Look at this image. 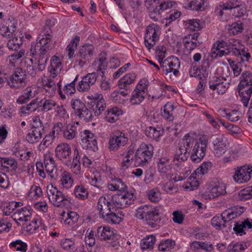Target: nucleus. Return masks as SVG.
Here are the masks:
<instances>
[{
	"label": "nucleus",
	"mask_w": 252,
	"mask_h": 252,
	"mask_svg": "<svg viewBox=\"0 0 252 252\" xmlns=\"http://www.w3.org/2000/svg\"><path fill=\"white\" fill-rule=\"evenodd\" d=\"M211 193L213 197H217L226 193V186L222 182H218L211 189Z\"/></svg>",
	"instance_id": "obj_37"
},
{
	"label": "nucleus",
	"mask_w": 252,
	"mask_h": 252,
	"mask_svg": "<svg viewBox=\"0 0 252 252\" xmlns=\"http://www.w3.org/2000/svg\"><path fill=\"white\" fill-rule=\"evenodd\" d=\"M60 181L63 187L66 189L70 188L73 182L70 173L66 171L62 173Z\"/></svg>",
	"instance_id": "obj_40"
},
{
	"label": "nucleus",
	"mask_w": 252,
	"mask_h": 252,
	"mask_svg": "<svg viewBox=\"0 0 252 252\" xmlns=\"http://www.w3.org/2000/svg\"><path fill=\"white\" fill-rule=\"evenodd\" d=\"M77 134V127L74 125L67 124L63 131V137L66 140H70L74 139Z\"/></svg>",
	"instance_id": "obj_33"
},
{
	"label": "nucleus",
	"mask_w": 252,
	"mask_h": 252,
	"mask_svg": "<svg viewBox=\"0 0 252 252\" xmlns=\"http://www.w3.org/2000/svg\"><path fill=\"white\" fill-rule=\"evenodd\" d=\"M107 66L106 55L105 53H100L93 63V66L97 71H101L102 77L104 76L103 70L106 68Z\"/></svg>",
	"instance_id": "obj_26"
},
{
	"label": "nucleus",
	"mask_w": 252,
	"mask_h": 252,
	"mask_svg": "<svg viewBox=\"0 0 252 252\" xmlns=\"http://www.w3.org/2000/svg\"><path fill=\"white\" fill-rule=\"evenodd\" d=\"M27 77L26 70L21 67H17L7 80V84L11 89H21L26 85Z\"/></svg>",
	"instance_id": "obj_6"
},
{
	"label": "nucleus",
	"mask_w": 252,
	"mask_h": 252,
	"mask_svg": "<svg viewBox=\"0 0 252 252\" xmlns=\"http://www.w3.org/2000/svg\"><path fill=\"white\" fill-rule=\"evenodd\" d=\"M60 245L64 250L73 251L75 249L74 243L70 239H63L61 240Z\"/></svg>",
	"instance_id": "obj_61"
},
{
	"label": "nucleus",
	"mask_w": 252,
	"mask_h": 252,
	"mask_svg": "<svg viewBox=\"0 0 252 252\" xmlns=\"http://www.w3.org/2000/svg\"><path fill=\"white\" fill-rule=\"evenodd\" d=\"M74 193L75 196L81 200H85L88 197L87 189L82 185L77 186L75 188Z\"/></svg>",
	"instance_id": "obj_44"
},
{
	"label": "nucleus",
	"mask_w": 252,
	"mask_h": 252,
	"mask_svg": "<svg viewBox=\"0 0 252 252\" xmlns=\"http://www.w3.org/2000/svg\"><path fill=\"white\" fill-rule=\"evenodd\" d=\"M172 167L170 159L167 157L160 158L158 162V170L159 172L166 173L170 170Z\"/></svg>",
	"instance_id": "obj_36"
},
{
	"label": "nucleus",
	"mask_w": 252,
	"mask_h": 252,
	"mask_svg": "<svg viewBox=\"0 0 252 252\" xmlns=\"http://www.w3.org/2000/svg\"><path fill=\"white\" fill-rule=\"evenodd\" d=\"M145 133L149 138L158 141L160 136L162 135L163 130L160 127L156 128L150 126L145 129Z\"/></svg>",
	"instance_id": "obj_31"
},
{
	"label": "nucleus",
	"mask_w": 252,
	"mask_h": 252,
	"mask_svg": "<svg viewBox=\"0 0 252 252\" xmlns=\"http://www.w3.org/2000/svg\"><path fill=\"white\" fill-rule=\"evenodd\" d=\"M216 48H213L212 50V57H221L232 54L234 45H228L227 43L223 41H218Z\"/></svg>",
	"instance_id": "obj_13"
},
{
	"label": "nucleus",
	"mask_w": 252,
	"mask_h": 252,
	"mask_svg": "<svg viewBox=\"0 0 252 252\" xmlns=\"http://www.w3.org/2000/svg\"><path fill=\"white\" fill-rule=\"evenodd\" d=\"M232 51V54L239 58L241 62H248L251 57V54L248 52L249 49L247 48L238 49L236 47H234Z\"/></svg>",
	"instance_id": "obj_29"
},
{
	"label": "nucleus",
	"mask_w": 252,
	"mask_h": 252,
	"mask_svg": "<svg viewBox=\"0 0 252 252\" xmlns=\"http://www.w3.org/2000/svg\"><path fill=\"white\" fill-rule=\"evenodd\" d=\"M96 237L100 240H113L115 237L113 229L109 226H100L97 228Z\"/></svg>",
	"instance_id": "obj_18"
},
{
	"label": "nucleus",
	"mask_w": 252,
	"mask_h": 252,
	"mask_svg": "<svg viewBox=\"0 0 252 252\" xmlns=\"http://www.w3.org/2000/svg\"><path fill=\"white\" fill-rule=\"evenodd\" d=\"M162 60V59L161 61L159 60V63L164 72H165L166 74L173 72L175 76L178 74L180 63L178 58L171 57L163 61Z\"/></svg>",
	"instance_id": "obj_9"
},
{
	"label": "nucleus",
	"mask_w": 252,
	"mask_h": 252,
	"mask_svg": "<svg viewBox=\"0 0 252 252\" xmlns=\"http://www.w3.org/2000/svg\"><path fill=\"white\" fill-rule=\"evenodd\" d=\"M105 119L106 121L111 123H114L118 119L116 112L114 109H107L105 112Z\"/></svg>",
	"instance_id": "obj_63"
},
{
	"label": "nucleus",
	"mask_w": 252,
	"mask_h": 252,
	"mask_svg": "<svg viewBox=\"0 0 252 252\" xmlns=\"http://www.w3.org/2000/svg\"><path fill=\"white\" fill-rule=\"evenodd\" d=\"M238 90L243 105L246 107H247L252 94V86H242L241 84H239Z\"/></svg>",
	"instance_id": "obj_19"
},
{
	"label": "nucleus",
	"mask_w": 252,
	"mask_h": 252,
	"mask_svg": "<svg viewBox=\"0 0 252 252\" xmlns=\"http://www.w3.org/2000/svg\"><path fill=\"white\" fill-rule=\"evenodd\" d=\"M206 150L199 144H194L190 156L191 160L194 163L199 162L205 156Z\"/></svg>",
	"instance_id": "obj_28"
},
{
	"label": "nucleus",
	"mask_w": 252,
	"mask_h": 252,
	"mask_svg": "<svg viewBox=\"0 0 252 252\" xmlns=\"http://www.w3.org/2000/svg\"><path fill=\"white\" fill-rule=\"evenodd\" d=\"M16 27L14 24L10 26H2L0 27V33L3 36L8 38L13 37Z\"/></svg>",
	"instance_id": "obj_42"
},
{
	"label": "nucleus",
	"mask_w": 252,
	"mask_h": 252,
	"mask_svg": "<svg viewBox=\"0 0 252 252\" xmlns=\"http://www.w3.org/2000/svg\"><path fill=\"white\" fill-rule=\"evenodd\" d=\"M46 192L50 201L55 206L63 207L69 202L67 196L52 185L47 186Z\"/></svg>",
	"instance_id": "obj_5"
},
{
	"label": "nucleus",
	"mask_w": 252,
	"mask_h": 252,
	"mask_svg": "<svg viewBox=\"0 0 252 252\" xmlns=\"http://www.w3.org/2000/svg\"><path fill=\"white\" fill-rule=\"evenodd\" d=\"M56 156L60 160L69 158L71 154V149L68 144L62 143L55 149Z\"/></svg>",
	"instance_id": "obj_23"
},
{
	"label": "nucleus",
	"mask_w": 252,
	"mask_h": 252,
	"mask_svg": "<svg viewBox=\"0 0 252 252\" xmlns=\"http://www.w3.org/2000/svg\"><path fill=\"white\" fill-rule=\"evenodd\" d=\"M245 208L243 207L234 206L225 210L221 214V219L226 222L241 216L244 212Z\"/></svg>",
	"instance_id": "obj_16"
},
{
	"label": "nucleus",
	"mask_w": 252,
	"mask_h": 252,
	"mask_svg": "<svg viewBox=\"0 0 252 252\" xmlns=\"http://www.w3.org/2000/svg\"><path fill=\"white\" fill-rule=\"evenodd\" d=\"M14 36L12 39L8 40L7 46L11 50H17L23 44L24 41V34L22 33H20L18 35L14 33Z\"/></svg>",
	"instance_id": "obj_27"
},
{
	"label": "nucleus",
	"mask_w": 252,
	"mask_h": 252,
	"mask_svg": "<svg viewBox=\"0 0 252 252\" xmlns=\"http://www.w3.org/2000/svg\"><path fill=\"white\" fill-rule=\"evenodd\" d=\"M35 95L32 89L29 87L22 91L21 95L17 99V102L20 104L27 103L30 99L33 98Z\"/></svg>",
	"instance_id": "obj_30"
},
{
	"label": "nucleus",
	"mask_w": 252,
	"mask_h": 252,
	"mask_svg": "<svg viewBox=\"0 0 252 252\" xmlns=\"http://www.w3.org/2000/svg\"><path fill=\"white\" fill-rule=\"evenodd\" d=\"M93 50L94 47L92 45H84L80 48L77 54V58L89 60V58L93 55Z\"/></svg>",
	"instance_id": "obj_32"
},
{
	"label": "nucleus",
	"mask_w": 252,
	"mask_h": 252,
	"mask_svg": "<svg viewBox=\"0 0 252 252\" xmlns=\"http://www.w3.org/2000/svg\"><path fill=\"white\" fill-rule=\"evenodd\" d=\"M44 87L46 92L51 95H54L56 90L55 82L51 78L47 79L43 82Z\"/></svg>",
	"instance_id": "obj_45"
},
{
	"label": "nucleus",
	"mask_w": 252,
	"mask_h": 252,
	"mask_svg": "<svg viewBox=\"0 0 252 252\" xmlns=\"http://www.w3.org/2000/svg\"><path fill=\"white\" fill-rule=\"evenodd\" d=\"M158 209L152 208L145 219L146 223L152 227H156L160 221Z\"/></svg>",
	"instance_id": "obj_24"
},
{
	"label": "nucleus",
	"mask_w": 252,
	"mask_h": 252,
	"mask_svg": "<svg viewBox=\"0 0 252 252\" xmlns=\"http://www.w3.org/2000/svg\"><path fill=\"white\" fill-rule=\"evenodd\" d=\"M212 166V163L210 162H204L197 169L195 170L196 174L204 175L207 173L209 169L211 168Z\"/></svg>",
	"instance_id": "obj_64"
},
{
	"label": "nucleus",
	"mask_w": 252,
	"mask_h": 252,
	"mask_svg": "<svg viewBox=\"0 0 252 252\" xmlns=\"http://www.w3.org/2000/svg\"><path fill=\"white\" fill-rule=\"evenodd\" d=\"M175 107L171 103H167L163 107V111L161 112L162 116L168 121H172L174 117L173 112Z\"/></svg>",
	"instance_id": "obj_39"
},
{
	"label": "nucleus",
	"mask_w": 252,
	"mask_h": 252,
	"mask_svg": "<svg viewBox=\"0 0 252 252\" xmlns=\"http://www.w3.org/2000/svg\"><path fill=\"white\" fill-rule=\"evenodd\" d=\"M145 92L142 90H137V89L133 91L131 96L130 98V101L132 105H137L140 104L144 99L145 96Z\"/></svg>",
	"instance_id": "obj_38"
},
{
	"label": "nucleus",
	"mask_w": 252,
	"mask_h": 252,
	"mask_svg": "<svg viewBox=\"0 0 252 252\" xmlns=\"http://www.w3.org/2000/svg\"><path fill=\"white\" fill-rule=\"evenodd\" d=\"M51 21H47L46 25L43 27V30L41 31L40 36L42 37L39 40V44L46 45L47 43H51L52 38V30L48 23Z\"/></svg>",
	"instance_id": "obj_25"
},
{
	"label": "nucleus",
	"mask_w": 252,
	"mask_h": 252,
	"mask_svg": "<svg viewBox=\"0 0 252 252\" xmlns=\"http://www.w3.org/2000/svg\"><path fill=\"white\" fill-rule=\"evenodd\" d=\"M57 105V102L54 100L44 98L39 100L38 98H36L26 106L21 107V111L22 113L29 114L34 112L37 108H41L42 111L47 112Z\"/></svg>",
	"instance_id": "obj_2"
},
{
	"label": "nucleus",
	"mask_w": 252,
	"mask_h": 252,
	"mask_svg": "<svg viewBox=\"0 0 252 252\" xmlns=\"http://www.w3.org/2000/svg\"><path fill=\"white\" fill-rule=\"evenodd\" d=\"M148 197L152 202H157L161 199V193L158 189L155 188L148 191Z\"/></svg>",
	"instance_id": "obj_58"
},
{
	"label": "nucleus",
	"mask_w": 252,
	"mask_h": 252,
	"mask_svg": "<svg viewBox=\"0 0 252 252\" xmlns=\"http://www.w3.org/2000/svg\"><path fill=\"white\" fill-rule=\"evenodd\" d=\"M252 167L247 165L237 167L233 176L234 181L239 184L249 181L252 174Z\"/></svg>",
	"instance_id": "obj_11"
},
{
	"label": "nucleus",
	"mask_w": 252,
	"mask_h": 252,
	"mask_svg": "<svg viewBox=\"0 0 252 252\" xmlns=\"http://www.w3.org/2000/svg\"><path fill=\"white\" fill-rule=\"evenodd\" d=\"M205 71L206 67L204 68L202 65L198 67L193 66L189 70V75L192 77H198L200 79H201V75L204 76Z\"/></svg>",
	"instance_id": "obj_50"
},
{
	"label": "nucleus",
	"mask_w": 252,
	"mask_h": 252,
	"mask_svg": "<svg viewBox=\"0 0 252 252\" xmlns=\"http://www.w3.org/2000/svg\"><path fill=\"white\" fill-rule=\"evenodd\" d=\"M71 106L75 115L80 111L83 110L86 104L80 99H74L71 101Z\"/></svg>",
	"instance_id": "obj_53"
},
{
	"label": "nucleus",
	"mask_w": 252,
	"mask_h": 252,
	"mask_svg": "<svg viewBox=\"0 0 252 252\" xmlns=\"http://www.w3.org/2000/svg\"><path fill=\"white\" fill-rule=\"evenodd\" d=\"M247 227L249 228L252 227V223L248 219L241 222L235 221L233 230L237 235L242 236L245 234L244 228Z\"/></svg>",
	"instance_id": "obj_34"
},
{
	"label": "nucleus",
	"mask_w": 252,
	"mask_h": 252,
	"mask_svg": "<svg viewBox=\"0 0 252 252\" xmlns=\"http://www.w3.org/2000/svg\"><path fill=\"white\" fill-rule=\"evenodd\" d=\"M11 248H14L16 251L26 252L27 250V244L20 240H17L10 244Z\"/></svg>",
	"instance_id": "obj_56"
},
{
	"label": "nucleus",
	"mask_w": 252,
	"mask_h": 252,
	"mask_svg": "<svg viewBox=\"0 0 252 252\" xmlns=\"http://www.w3.org/2000/svg\"><path fill=\"white\" fill-rule=\"evenodd\" d=\"M213 152L216 157L222 156L227 150V142L222 136H219L213 140Z\"/></svg>",
	"instance_id": "obj_15"
},
{
	"label": "nucleus",
	"mask_w": 252,
	"mask_h": 252,
	"mask_svg": "<svg viewBox=\"0 0 252 252\" xmlns=\"http://www.w3.org/2000/svg\"><path fill=\"white\" fill-rule=\"evenodd\" d=\"M53 47V46H51V43H47L46 45H43L37 43L35 46L32 45L31 51L33 55L38 54V57L45 56L49 58V54L48 52L51 50Z\"/></svg>",
	"instance_id": "obj_20"
},
{
	"label": "nucleus",
	"mask_w": 252,
	"mask_h": 252,
	"mask_svg": "<svg viewBox=\"0 0 252 252\" xmlns=\"http://www.w3.org/2000/svg\"><path fill=\"white\" fill-rule=\"evenodd\" d=\"M97 77V75L95 72L88 73L79 82L77 87L78 90L80 92L88 91L91 87L95 83Z\"/></svg>",
	"instance_id": "obj_12"
},
{
	"label": "nucleus",
	"mask_w": 252,
	"mask_h": 252,
	"mask_svg": "<svg viewBox=\"0 0 252 252\" xmlns=\"http://www.w3.org/2000/svg\"><path fill=\"white\" fill-rule=\"evenodd\" d=\"M230 80H228L227 82H222L221 84H216L215 85H210V89L213 90H217L219 94H223L227 89L229 88Z\"/></svg>",
	"instance_id": "obj_49"
},
{
	"label": "nucleus",
	"mask_w": 252,
	"mask_h": 252,
	"mask_svg": "<svg viewBox=\"0 0 252 252\" xmlns=\"http://www.w3.org/2000/svg\"><path fill=\"white\" fill-rule=\"evenodd\" d=\"M92 107L95 116H99L104 111L106 103L101 94H95L94 101L92 102Z\"/></svg>",
	"instance_id": "obj_22"
},
{
	"label": "nucleus",
	"mask_w": 252,
	"mask_h": 252,
	"mask_svg": "<svg viewBox=\"0 0 252 252\" xmlns=\"http://www.w3.org/2000/svg\"><path fill=\"white\" fill-rule=\"evenodd\" d=\"M242 86H252V73L249 71H245L241 75L240 82Z\"/></svg>",
	"instance_id": "obj_46"
},
{
	"label": "nucleus",
	"mask_w": 252,
	"mask_h": 252,
	"mask_svg": "<svg viewBox=\"0 0 252 252\" xmlns=\"http://www.w3.org/2000/svg\"><path fill=\"white\" fill-rule=\"evenodd\" d=\"M135 199L133 193L126 191L113 195L111 200L115 208L123 209L133 203Z\"/></svg>",
	"instance_id": "obj_7"
},
{
	"label": "nucleus",
	"mask_w": 252,
	"mask_h": 252,
	"mask_svg": "<svg viewBox=\"0 0 252 252\" xmlns=\"http://www.w3.org/2000/svg\"><path fill=\"white\" fill-rule=\"evenodd\" d=\"M246 248L247 245L245 243H231L228 246L227 250L228 252H241Z\"/></svg>",
	"instance_id": "obj_54"
},
{
	"label": "nucleus",
	"mask_w": 252,
	"mask_h": 252,
	"mask_svg": "<svg viewBox=\"0 0 252 252\" xmlns=\"http://www.w3.org/2000/svg\"><path fill=\"white\" fill-rule=\"evenodd\" d=\"M79 218V215L76 212L69 211L66 214V217L65 219L64 222L69 225H72L78 221Z\"/></svg>",
	"instance_id": "obj_51"
},
{
	"label": "nucleus",
	"mask_w": 252,
	"mask_h": 252,
	"mask_svg": "<svg viewBox=\"0 0 252 252\" xmlns=\"http://www.w3.org/2000/svg\"><path fill=\"white\" fill-rule=\"evenodd\" d=\"M175 246V242L172 239H167L160 242L158 245V249L160 251L164 252L168 251L173 249Z\"/></svg>",
	"instance_id": "obj_55"
},
{
	"label": "nucleus",
	"mask_w": 252,
	"mask_h": 252,
	"mask_svg": "<svg viewBox=\"0 0 252 252\" xmlns=\"http://www.w3.org/2000/svg\"><path fill=\"white\" fill-rule=\"evenodd\" d=\"M77 116L80 119L85 122H89L92 120L93 115L91 111L87 107L86 105L83 108V110L80 111Z\"/></svg>",
	"instance_id": "obj_43"
},
{
	"label": "nucleus",
	"mask_w": 252,
	"mask_h": 252,
	"mask_svg": "<svg viewBox=\"0 0 252 252\" xmlns=\"http://www.w3.org/2000/svg\"><path fill=\"white\" fill-rule=\"evenodd\" d=\"M83 143L86 144V148L93 151L97 149L96 136L89 130H85L81 133Z\"/></svg>",
	"instance_id": "obj_14"
},
{
	"label": "nucleus",
	"mask_w": 252,
	"mask_h": 252,
	"mask_svg": "<svg viewBox=\"0 0 252 252\" xmlns=\"http://www.w3.org/2000/svg\"><path fill=\"white\" fill-rule=\"evenodd\" d=\"M48 69V72L50 73V78H55L60 73L62 69V62L58 56H54L52 57L50 61V65Z\"/></svg>",
	"instance_id": "obj_21"
},
{
	"label": "nucleus",
	"mask_w": 252,
	"mask_h": 252,
	"mask_svg": "<svg viewBox=\"0 0 252 252\" xmlns=\"http://www.w3.org/2000/svg\"><path fill=\"white\" fill-rule=\"evenodd\" d=\"M80 40V37L76 36L71 41L70 43L68 45L66 52L69 59H72L74 57L75 50L77 48V44Z\"/></svg>",
	"instance_id": "obj_41"
},
{
	"label": "nucleus",
	"mask_w": 252,
	"mask_h": 252,
	"mask_svg": "<svg viewBox=\"0 0 252 252\" xmlns=\"http://www.w3.org/2000/svg\"><path fill=\"white\" fill-rule=\"evenodd\" d=\"M183 43L185 48L189 50V52L199 46L201 44V42L199 41H192L189 37L188 38L187 37H185L183 39Z\"/></svg>",
	"instance_id": "obj_52"
},
{
	"label": "nucleus",
	"mask_w": 252,
	"mask_h": 252,
	"mask_svg": "<svg viewBox=\"0 0 252 252\" xmlns=\"http://www.w3.org/2000/svg\"><path fill=\"white\" fill-rule=\"evenodd\" d=\"M44 164L46 172L51 178L56 179L57 177V169L54 158L50 154L44 155Z\"/></svg>",
	"instance_id": "obj_17"
},
{
	"label": "nucleus",
	"mask_w": 252,
	"mask_h": 252,
	"mask_svg": "<svg viewBox=\"0 0 252 252\" xmlns=\"http://www.w3.org/2000/svg\"><path fill=\"white\" fill-rule=\"evenodd\" d=\"M238 198L240 200H246L252 198V193L250 188L241 190L238 194Z\"/></svg>",
	"instance_id": "obj_62"
},
{
	"label": "nucleus",
	"mask_w": 252,
	"mask_h": 252,
	"mask_svg": "<svg viewBox=\"0 0 252 252\" xmlns=\"http://www.w3.org/2000/svg\"><path fill=\"white\" fill-rule=\"evenodd\" d=\"M160 28L155 24H151L146 29L145 34V44L147 48L150 50L156 44L159 39Z\"/></svg>",
	"instance_id": "obj_8"
},
{
	"label": "nucleus",
	"mask_w": 252,
	"mask_h": 252,
	"mask_svg": "<svg viewBox=\"0 0 252 252\" xmlns=\"http://www.w3.org/2000/svg\"><path fill=\"white\" fill-rule=\"evenodd\" d=\"M16 214L22 216L18 219V220L20 221L24 220L27 221L28 220L27 218L31 215V211L28 208V207H23L20 210H17L16 213L15 214V215Z\"/></svg>",
	"instance_id": "obj_60"
},
{
	"label": "nucleus",
	"mask_w": 252,
	"mask_h": 252,
	"mask_svg": "<svg viewBox=\"0 0 252 252\" xmlns=\"http://www.w3.org/2000/svg\"><path fill=\"white\" fill-rule=\"evenodd\" d=\"M44 133V131L31 129L26 136V140L30 143H36L41 139Z\"/></svg>",
	"instance_id": "obj_35"
},
{
	"label": "nucleus",
	"mask_w": 252,
	"mask_h": 252,
	"mask_svg": "<svg viewBox=\"0 0 252 252\" xmlns=\"http://www.w3.org/2000/svg\"><path fill=\"white\" fill-rule=\"evenodd\" d=\"M152 210V207L148 206H141L136 210V217L139 219H145L148 213Z\"/></svg>",
	"instance_id": "obj_57"
},
{
	"label": "nucleus",
	"mask_w": 252,
	"mask_h": 252,
	"mask_svg": "<svg viewBox=\"0 0 252 252\" xmlns=\"http://www.w3.org/2000/svg\"><path fill=\"white\" fill-rule=\"evenodd\" d=\"M128 141L126 134L120 130L115 131L109 139V149L111 150H117L121 146H125Z\"/></svg>",
	"instance_id": "obj_10"
},
{
	"label": "nucleus",
	"mask_w": 252,
	"mask_h": 252,
	"mask_svg": "<svg viewBox=\"0 0 252 252\" xmlns=\"http://www.w3.org/2000/svg\"><path fill=\"white\" fill-rule=\"evenodd\" d=\"M175 2L169 0H154L149 3L150 6L148 7L150 17L155 21L161 18V13L164 10L173 7Z\"/></svg>",
	"instance_id": "obj_3"
},
{
	"label": "nucleus",
	"mask_w": 252,
	"mask_h": 252,
	"mask_svg": "<svg viewBox=\"0 0 252 252\" xmlns=\"http://www.w3.org/2000/svg\"><path fill=\"white\" fill-rule=\"evenodd\" d=\"M194 143V140L189 135L186 134L183 138L182 142L180 144V146L185 149L188 152H190V148L192 147Z\"/></svg>",
	"instance_id": "obj_48"
},
{
	"label": "nucleus",
	"mask_w": 252,
	"mask_h": 252,
	"mask_svg": "<svg viewBox=\"0 0 252 252\" xmlns=\"http://www.w3.org/2000/svg\"><path fill=\"white\" fill-rule=\"evenodd\" d=\"M228 30L230 34L233 35L237 34L242 32L243 26L242 23L234 22L229 26Z\"/></svg>",
	"instance_id": "obj_59"
},
{
	"label": "nucleus",
	"mask_w": 252,
	"mask_h": 252,
	"mask_svg": "<svg viewBox=\"0 0 252 252\" xmlns=\"http://www.w3.org/2000/svg\"><path fill=\"white\" fill-rule=\"evenodd\" d=\"M153 155V147L145 143L140 144L134 156V162L136 166H145L148 163Z\"/></svg>",
	"instance_id": "obj_4"
},
{
	"label": "nucleus",
	"mask_w": 252,
	"mask_h": 252,
	"mask_svg": "<svg viewBox=\"0 0 252 252\" xmlns=\"http://www.w3.org/2000/svg\"><path fill=\"white\" fill-rule=\"evenodd\" d=\"M156 241V237L153 235L147 236L142 240L141 247L142 250L153 248Z\"/></svg>",
	"instance_id": "obj_47"
},
{
	"label": "nucleus",
	"mask_w": 252,
	"mask_h": 252,
	"mask_svg": "<svg viewBox=\"0 0 252 252\" xmlns=\"http://www.w3.org/2000/svg\"><path fill=\"white\" fill-rule=\"evenodd\" d=\"M97 209L101 218L107 222L119 224L122 218L115 213V209L111 200L104 196L100 197L97 202Z\"/></svg>",
	"instance_id": "obj_1"
}]
</instances>
